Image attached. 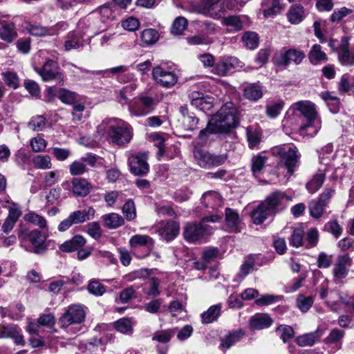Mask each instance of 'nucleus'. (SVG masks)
Listing matches in <instances>:
<instances>
[{"label": "nucleus", "mask_w": 354, "mask_h": 354, "mask_svg": "<svg viewBox=\"0 0 354 354\" xmlns=\"http://www.w3.org/2000/svg\"><path fill=\"white\" fill-rule=\"evenodd\" d=\"M283 122L284 124H295L301 133L311 137L316 136L322 128V120L315 104L307 100L292 104Z\"/></svg>", "instance_id": "f257e3e1"}, {"label": "nucleus", "mask_w": 354, "mask_h": 354, "mask_svg": "<svg viewBox=\"0 0 354 354\" xmlns=\"http://www.w3.org/2000/svg\"><path fill=\"white\" fill-rule=\"evenodd\" d=\"M237 124V109L232 102H227L212 116L207 127L200 131L198 137L205 141L210 133L227 132Z\"/></svg>", "instance_id": "f03ea898"}, {"label": "nucleus", "mask_w": 354, "mask_h": 354, "mask_svg": "<svg viewBox=\"0 0 354 354\" xmlns=\"http://www.w3.org/2000/svg\"><path fill=\"white\" fill-rule=\"evenodd\" d=\"M96 132L100 139L111 140L118 145L127 144L132 138L131 126L118 118L104 120L97 126Z\"/></svg>", "instance_id": "7ed1b4c3"}, {"label": "nucleus", "mask_w": 354, "mask_h": 354, "mask_svg": "<svg viewBox=\"0 0 354 354\" xmlns=\"http://www.w3.org/2000/svg\"><path fill=\"white\" fill-rule=\"evenodd\" d=\"M273 156L279 160V165L284 166L290 175H292L295 168L298 166L299 154L297 148L291 145H279L271 149Z\"/></svg>", "instance_id": "20e7f679"}, {"label": "nucleus", "mask_w": 354, "mask_h": 354, "mask_svg": "<svg viewBox=\"0 0 354 354\" xmlns=\"http://www.w3.org/2000/svg\"><path fill=\"white\" fill-rule=\"evenodd\" d=\"M221 219V217L218 215H212L203 218L198 225L194 223L187 225L183 232L185 239L190 242L198 241L204 236L212 233V228L207 224L208 222L215 223Z\"/></svg>", "instance_id": "39448f33"}, {"label": "nucleus", "mask_w": 354, "mask_h": 354, "mask_svg": "<svg viewBox=\"0 0 354 354\" xmlns=\"http://www.w3.org/2000/svg\"><path fill=\"white\" fill-rule=\"evenodd\" d=\"M352 264V259L348 254L339 255L332 270L333 281L339 285L343 283V280L348 274Z\"/></svg>", "instance_id": "423d86ee"}, {"label": "nucleus", "mask_w": 354, "mask_h": 354, "mask_svg": "<svg viewBox=\"0 0 354 354\" xmlns=\"http://www.w3.org/2000/svg\"><path fill=\"white\" fill-rule=\"evenodd\" d=\"M86 312L84 307L81 304H72L68 306L59 322L62 327H68L70 325L80 324L85 318Z\"/></svg>", "instance_id": "0eeeda50"}, {"label": "nucleus", "mask_w": 354, "mask_h": 354, "mask_svg": "<svg viewBox=\"0 0 354 354\" xmlns=\"http://www.w3.org/2000/svg\"><path fill=\"white\" fill-rule=\"evenodd\" d=\"M194 155L198 165L203 168L220 166L227 160L225 154L215 155L203 149L195 150Z\"/></svg>", "instance_id": "6e6552de"}, {"label": "nucleus", "mask_w": 354, "mask_h": 354, "mask_svg": "<svg viewBox=\"0 0 354 354\" xmlns=\"http://www.w3.org/2000/svg\"><path fill=\"white\" fill-rule=\"evenodd\" d=\"M152 76L157 84L165 88L174 86L178 81V77L174 72L160 66L153 68Z\"/></svg>", "instance_id": "1a4fd4ad"}, {"label": "nucleus", "mask_w": 354, "mask_h": 354, "mask_svg": "<svg viewBox=\"0 0 354 354\" xmlns=\"http://www.w3.org/2000/svg\"><path fill=\"white\" fill-rule=\"evenodd\" d=\"M62 187L66 190H71L76 196H85L89 194L92 186L85 178H73L72 180L64 181Z\"/></svg>", "instance_id": "9d476101"}, {"label": "nucleus", "mask_w": 354, "mask_h": 354, "mask_svg": "<svg viewBox=\"0 0 354 354\" xmlns=\"http://www.w3.org/2000/svg\"><path fill=\"white\" fill-rule=\"evenodd\" d=\"M37 73L44 82L52 81L55 79L63 81L64 76L57 62L48 59L41 68L36 69Z\"/></svg>", "instance_id": "9b49d317"}, {"label": "nucleus", "mask_w": 354, "mask_h": 354, "mask_svg": "<svg viewBox=\"0 0 354 354\" xmlns=\"http://www.w3.org/2000/svg\"><path fill=\"white\" fill-rule=\"evenodd\" d=\"M290 201L291 198L283 192L277 191L269 194L263 203L274 214L283 209Z\"/></svg>", "instance_id": "f8f14e48"}, {"label": "nucleus", "mask_w": 354, "mask_h": 354, "mask_svg": "<svg viewBox=\"0 0 354 354\" xmlns=\"http://www.w3.org/2000/svg\"><path fill=\"white\" fill-rule=\"evenodd\" d=\"M243 63L235 57H223L214 66V73L226 75L234 69L243 68Z\"/></svg>", "instance_id": "ddd939ff"}, {"label": "nucleus", "mask_w": 354, "mask_h": 354, "mask_svg": "<svg viewBox=\"0 0 354 354\" xmlns=\"http://www.w3.org/2000/svg\"><path fill=\"white\" fill-rule=\"evenodd\" d=\"M146 153H136L131 155L128 162L132 174L139 176L144 175L149 171V165L147 162Z\"/></svg>", "instance_id": "4468645a"}, {"label": "nucleus", "mask_w": 354, "mask_h": 354, "mask_svg": "<svg viewBox=\"0 0 354 354\" xmlns=\"http://www.w3.org/2000/svg\"><path fill=\"white\" fill-rule=\"evenodd\" d=\"M224 10L220 0H203L200 8L201 13L214 19L221 17Z\"/></svg>", "instance_id": "2eb2a0df"}, {"label": "nucleus", "mask_w": 354, "mask_h": 354, "mask_svg": "<svg viewBox=\"0 0 354 354\" xmlns=\"http://www.w3.org/2000/svg\"><path fill=\"white\" fill-rule=\"evenodd\" d=\"M348 37L342 38L338 50V59L342 64L345 66L354 65V49L350 48Z\"/></svg>", "instance_id": "dca6fc26"}, {"label": "nucleus", "mask_w": 354, "mask_h": 354, "mask_svg": "<svg viewBox=\"0 0 354 354\" xmlns=\"http://www.w3.org/2000/svg\"><path fill=\"white\" fill-rule=\"evenodd\" d=\"M22 236L24 239L31 243L35 253L38 254L46 250L45 241L46 236L45 234L37 230H34Z\"/></svg>", "instance_id": "f3484780"}, {"label": "nucleus", "mask_w": 354, "mask_h": 354, "mask_svg": "<svg viewBox=\"0 0 354 354\" xmlns=\"http://www.w3.org/2000/svg\"><path fill=\"white\" fill-rule=\"evenodd\" d=\"M249 322L252 330H259L270 327L273 320L267 313H257L250 317Z\"/></svg>", "instance_id": "a211bd4d"}, {"label": "nucleus", "mask_w": 354, "mask_h": 354, "mask_svg": "<svg viewBox=\"0 0 354 354\" xmlns=\"http://www.w3.org/2000/svg\"><path fill=\"white\" fill-rule=\"evenodd\" d=\"M305 53L296 48H290L282 54L283 59L278 64L288 66L290 63L299 65L305 58Z\"/></svg>", "instance_id": "6ab92c4d"}, {"label": "nucleus", "mask_w": 354, "mask_h": 354, "mask_svg": "<svg viewBox=\"0 0 354 354\" xmlns=\"http://www.w3.org/2000/svg\"><path fill=\"white\" fill-rule=\"evenodd\" d=\"M93 73L102 75L104 77H110L111 75L124 73V75L118 77V80L120 82H125L126 80H124V77L127 78V81L130 80L133 77V75L132 73H128V67L124 65L118 66L104 71L93 72Z\"/></svg>", "instance_id": "aec40b11"}, {"label": "nucleus", "mask_w": 354, "mask_h": 354, "mask_svg": "<svg viewBox=\"0 0 354 354\" xmlns=\"http://www.w3.org/2000/svg\"><path fill=\"white\" fill-rule=\"evenodd\" d=\"M86 240L82 235H75L71 239L63 243L59 246V250L64 252H72L77 251L84 246Z\"/></svg>", "instance_id": "412c9836"}, {"label": "nucleus", "mask_w": 354, "mask_h": 354, "mask_svg": "<svg viewBox=\"0 0 354 354\" xmlns=\"http://www.w3.org/2000/svg\"><path fill=\"white\" fill-rule=\"evenodd\" d=\"M254 223L260 225L263 223L269 216L274 214L266 206V203L262 202L250 214Z\"/></svg>", "instance_id": "4be33fe9"}, {"label": "nucleus", "mask_w": 354, "mask_h": 354, "mask_svg": "<svg viewBox=\"0 0 354 354\" xmlns=\"http://www.w3.org/2000/svg\"><path fill=\"white\" fill-rule=\"evenodd\" d=\"M66 26L67 25L64 22L59 23L55 27L50 28L39 26H31L29 32L35 36L53 35L58 34L59 29L66 30Z\"/></svg>", "instance_id": "5701e85b"}, {"label": "nucleus", "mask_w": 354, "mask_h": 354, "mask_svg": "<svg viewBox=\"0 0 354 354\" xmlns=\"http://www.w3.org/2000/svg\"><path fill=\"white\" fill-rule=\"evenodd\" d=\"M8 337L13 339L17 344H24V337L15 326H0V338Z\"/></svg>", "instance_id": "b1692460"}, {"label": "nucleus", "mask_w": 354, "mask_h": 354, "mask_svg": "<svg viewBox=\"0 0 354 354\" xmlns=\"http://www.w3.org/2000/svg\"><path fill=\"white\" fill-rule=\"evenodd\" d=\"M351 301V297L347 293L339 292L337 290H332L329 293L327 304L331 307H335L340 304L348 305Z\"/></svg>", "instance_id": "393cba45"}, {"label": "nucleus", "mask_w": 354, "mask_h": 354, "mask_svg": "<svg viewBox=\"0 0 354 354\" xmlns=\"http://www.w3.org/2000/svg\"><path fill=\"white\" fill-rule=\"evenodd\" d=\"M192 104L198 107L202 111H209L213 107V103L209 97H204L198 92L191 94Z\"/></svg>", "instance_id": "a878e982"}, {"label": "nucleus", "mask_w": 354, "mask_h": 354, "mask_svg": "<svg viewBox=\"0 0 354 354\" xmlns=\"http://www.w3.org/2000/svg\"><path fill=\"white\" fill-rule=\"evenodd\" d=\"M201 203L205 207L215 209L222 205L223 201L220 194L216 192L209 191L205 193L201 198Z\"/></svg>", "instance_id": "bb28decb"}, {"label": "nucleus", "mask_w": 354, "mask_h": 354, "mask_svg": "<svg viewBox=\"0 0 354 354\" xmlns=\"http://www.w3.org/2000/svg\"><path fill=\"white\" fill-rule=\"evenodd\" d=\"M179 232V225L174 221H169L159 230V234L166 241L174 239Z\"/></svg>", "instance_id": "cd10ccee"}, {"label": "nucleus", "mask_w": 354, "mask_h": 354, "mask_svg": "<svg viewBox=\"0 0 354 354\" xmlns=\"http://www.w3.org/2000/svg\"><path fill=\"white\" fill-rule=\"evenodd\" d=\"M225 222L232 232H237L239 229L241 220L239 214L230 208L225 209Z\"/></svg>", "instance_id": "c85d7f7f"}, {"label": "nucleus", "mask_w": 354, "mask_h": 354, "mask_svg": "<svg viewBox=\"0 0 354 354\" xmlns=\"http://www.w3.org/2000/svg\"><path fill=\"white\" fill-rule=\"evenodd\" d=\"M288 21L292 24H299L305 17V11L301 5L292 6L287 15Z\"/></svg>", "instance_id": "c756f323"}, {"label": "nucleus", "mask_w": 354, "mask_h": 354, "mask_svg": "<svg viewBox=\"0 0 354 354\" xmlns=\"http://www.w3.org/2000/svg\"><path fill=\"white\" fill-rule=\"evenodd\" d=\"M83 45V39L80 33L71 32L68 34L64 43L65 50L68 51L77 49Z\"/></svg>", "instance_id": "7c9ffc66"}, {"label": "nucleus", "mask_w": 354, "mask_h": 354, "mask_svg": "<svg viewBox=\"0 0 354 354\" xmlns=\"http://www.w3.org/2000/svg\"><path fill=\"white\" fill-rule=\"evenodd\" d=\"M104 225L109 229H115L124 224L123 218L116 213H111L103 216Z\"/></svg>", "instance_id": "2f4dec72"}, {"label": "nucleus", "mask_w": 354, "mask_h": 354, "mask_svg": "<svg viewBox=\"0 0 354 354\" xmlns=\"http://www.w3.org/2000/svg\"><path fill=\"white\" fill-rule=\"evenodd\" d=\"M134 322L132 318L123 317L114 324L115 328L123 334H132Z\"/></svg>", "instance_id": "473e14b6"}, {"label": "nucleus", "mask_w": 354, "mask_h": 354, "mask_svg": "<svg viewBox=\"0 0 354 354\" xmlns=\"http://www.w3.org/2000/svg\"><path fill=\"white\" fill-rule=\"evenodd\" d=\"M0 37L1 39L11 42L16 37V32L13 24L3 22L0 24Z\"/></svg>", "instance_id": "72a5a7b5"}, {"label": "nucleus", "mask_w": 354, "mask_h": 354, "mask_svg": "<svg viewBox=\"0 0 354 354\" xmlns=\"http://www.w3.org/2000/svg\"><path fill=\"white\" fill-rule=\"evenodd\" d=\"M244 96L250 100L257 101L263 97L261 86L257 84L247 86L244 89Z\"/></svg>", "instance_id": "f704fd0d"}, {"label": "nucleus", "mask_w": 354, "mask_h": 354, "mask_svg": "<svg viewBox=\"0 0 354 354\" xmlns=\"http://www.w3.org/2000/svg\"><path fill=\"white\" fill-rule=\"evenodd\" d=\"M242 330L235 331L221 339V347L223 350L229 349L232 345L240 340L243 335Z\"/></svg>", "instance_id": "c9c22d12"}, {"label": "nucleus", "mask_w": 354, "mask_h": 354, "mask_svg": "<svg viewBox=\"0 0 354 354\" xmlns=\"http://www.w3.org/2000/svg\"><path fill=\"white\" fill-rule=\"evenodd\" d=\"M129 245L132 248H136L139 246H152L153 240L147 235L136 234L129 240Z\"/></svg>", "instance_id": "e433bc0d"}, {"label": "nucleus", "mask_w": 354, "mask_h": 354, "mask_svg": "<svg viewBox=\"0 0 354 354\" xmlns=\"http://www.w3.org/2000/svg\"><path fill=\"white\" fill-rule=\"evenodd\" d=\"M308 57L313 64H317L327 59L326 53L322 50V47L319 44H315L312 46Z\"/></svg>", "instance_id": "4c0bfd02"}, {"label": "nucleus", "mask_w": 354, "mask_h": 354, "mask_svg": "<svg viewBox=\"0 0 354 354\" xmlns=\"http://www.w3.org/2000/svg\"><path fill=\"white\" fill-rule=\"evenodd\" d=\"M325 178V174L322 171H319L316 174L313 178L306 184L307 190L313 194L316 192L322 186Z\"/></svg>", "instance_id": "58836bf2"}, {"label": "nucleus", "mask_w": 354, "mask_h": 354, "mask_svg": "<svg viewBox=\"0 0 354 354\" xmlns=\"http://www.w3.org/2000/svg\"><path fill=\"white\" fill-rule=\"evenodd\" d=\"M221 306L214 305L211 306L206 312L202 314L203 323L209 324L217 319L221 314Z\"/></svg>", "instance_id": "ea45409f"}, {"label": "nucleus", "mask_w": 354, "mask_h": 354, "mask_svg": "<svg viewBox=\"0 0 354 354\" xmlns=\"http://www.w3.org/2000/svg\"><path fill=\"white\" fill-rule=\"evenodd\" d=\"M261 137L262 132L259 129H253L252 127L247 129V138L250 148L257 147L260 143Z\"/></svg>", "instance_id": "a19ab883"}, {"label": "nucleus", "mask_w": 354, "mask_h": 354, "mask_svg": "<svg viewBox=\"0 0 354 354\" xmlns=\"http://www.w3.org/2000/svg\"><path fill=\"white\" fill-rule=\"evenodd\" d=\"M99 14L102 21L113 19L116 17V7L113 3H106L99 8Z\"/></svg>", "instance_id": "79ce46f5"}, {"label": "nucleus", "mask_w": 354, "mask_h": 354, "mask_svg": "<svg viewBox=\"0 0 354 354\" xmlns=\"http://www.w3.org/2000/svg\"><path fill=\"white\" fill-rule=\"evenodd\" d=\"M221 23L229 31H238L243 28V23L239 17L229 16L222 19Z\"/></svg>", "instance_id": "37998d69"}, {"label": "nucleus", "mask_w": 354, "mask_h": 354, "mask_svg": "<svg viewBox=\"0 0 354 354\" xmlns=\"http://www.w3.org/2000/svg\"><path fill=\"white\" fill-rule=\"evenodd\" d=\"M151 275V270L141 268L134 270L123 276L124 283L131 282L138 279H145Z\"/></svg>", "instance_id": "c03bdc74"}, {"label": "nucleus", "mask_w": 354, "mask_h": 354, "mask_svg": "<svg viewBox=\"0 0 354 354\" xmlns=\"http://www.w3.org/2000/svg\"><path fill=\"white\" fill-rule=\"evenodd\" d=\"M259 37L255 32L248 31L242 36V41L246 48L255 49L259 46Z\"/></svg>", "instance_id": "a18cd8bd"}, {"label": "nucleus", "mask_w": 354, "mask_h": 354, "mask_svg": "<svg viewBox=\"0 0 354 354\" xmlns=\"http://www.w3.org/2000/svg\"><path fill=\"white\" fill-rule=\"evenodd\" d=\"M284 103L283 101H277L267 104L266 106L267 116L271 119L277 118L281 112Z\"/></svg>", "instance_id": "49530a36"}, {"label": "nucleus", "mask_w": 354, "mask_h": 354, "mask_svg": "<svg viewBox=\"0 0 354 354\" xmlns=\"http://www.w3.org/2000/svg\"><path fill=\"white\" fill-rule=\"evenodd\" d=\"M140 38L145 44L152 45L158 40L159 34L155 29L148 28L142 32Z\"/></svg>", "instance_id": "de8ad7c7"}, {"label": "nucleus", "mask_w": 354, "mask_h": 354, "mask_svg": "<svg viewBox=\"0 0 354 354\" xmlns=\"http://www.w3.org/2000/svg\"><path fill=\"white\" fill-rule=\"evenodd\" d=\"M77 97V95L75 93L65 88H60L57 91V97L66 104H74L76 103Z\"/></svg>", "instance_id": "09e8293b"}, {"label": "nucleus", "mask_w": 354, "mask_h": 354, "mask_svg": "<svg viewBox=\"0 0 354 354\" xmlns=\"http://www.w3.org/2000/svg\"><path fill=\"white\" fill-rule=\"evenodd\" d=\"M129 110L131 115L136 117L144 116L149 113L145 106L142 104L140 98L129 105Z\"/></svg>", "instance_id": "8fccbe9b"}, {"label": "nucleus", "mask_w": 354, "mask_h": 354, "mask_svg": "<svg viewBox=\"0 0 354 354\" xmlns=\"http://www.w3.org/2000/svg\"><path fill=\"white\" fill-rule=\"evenodd\" d=\"M326 206V203L322 202L319 199L317 201H311L309 204L310 215L316 218L321 217L324 213Z\"/></svg>", "instance_id": "3c124183"}, {"label": "nucleus", "mask_w": 354, "mask_h": 354, "mask_svg": "<svg viewBox=\"0 0 354 354\" xmlns=\"http://www.w3.org/2000/svg\"><path fill=\"white\" fill-rule=\"evenodd\" d=\"M263 6L265 7L263 12L266 17L274 16L280 13L281 10V6L279 0H272L270 6H268L266 1H263Z\"/></svg>", "instance_id": "603ef678"}, {"label": "nucleus", "mask_w": 354, "mask_h": 354, "mask_svg": "<svg viewBox=\"0 0 354 354\" xmlns=\"http://www.w3.org/2000/svg\"><path fill=\"white\" fill-rule=\"evenodd\" d=\"M317 333L305 334L296 338L297 343L300 346H311L319 339Z\"/></svg>", "instance_id": "864d4df0"}, {"label": "nucleus", "mask_w": 354, "mask_h": 354, "mask_svg": "<svg viewBox=\"0 0 354 354\" xmlns=\"http://www.w3.org/2000/svg\"><path fill=\"white\" fill-rule=\"evenodd\" d=\"M34 166L40 169H48L52 167L51 159L49 156H36L32 159Z\"/></svg>", "instance_id": "5fc2aeb1"}, {"label": "nucleus", "mask_w": 354, "mask_h": 354, "mask_svg": "<svg viewBox=\"0 0 354 354\" xmlns=\"http://www.w3.org/2000/svg\"><path fill=\"white\" fill-rule=\"evenodd\" d=\"M24 219L26 221L32 223L35 225H37L41 228L47 227L46 220L43 216L35 212H29L28 214H26L24 216Z\"/></svg>", "instance_id": "6e6d98bb"}, {"label": "nucleus", "mask_w": 354, "mask_h": 354, "mask_svg": "<svg viewBox=\"0 0 354 354\" xmlns=\"http://www.w3.org/2000/svg\"><path fill=\"white\" fill-rule=\"evenodd\" d=\"M187 19L185 17H178L173 22V24L171 28V32L173 35H181L187 28Z\"/></svg>", "instance_id": "4d7b16f0"}, {"label": "nucleus", "mask_w": 354, "mask_h": 354, "mask_svg": "<svg viewBox=\"0 0 354 354\" xmlns=\"http://www.w3.org/2000/svg\"><path fill=\"white\" fill-rule=\"evenodd\" d=\"M267 161V158L261 155L254 156L252 160V171L257 176L263 169Z\"/></svg>", "instance_id": "13d9d810"}, {"label": "nucleus", "mask_w": 354, "mask_h": 354, "mask_svg": "<svg viewBox=\"0 0 354 354\" xmlns=\"http://www.w3.org/2000/svg\"><path fill=\"white\" fill-rule=\"evenodd\" d=\"M3 207L7 208L9 212L7 218L15 222H17L21 215V212L19 207V205L17 203L7 201L6 205H3Z\"/></svg>", "instance_id": "bf43d9fd"}, {"label": "nucleus", "mask_w": 354, "mask_h": 354, "mask_svg": "<svg viewBox=\"0 0 354 354\" xmlns=\"http://www.w3.org/2000/svg\"><path fill=\"white\" fill-rule=\"evenodd\" d=\"M136 89V86L133 84L127 85L123 87L118 93V101L122 105L128 104L129 95Z\"/></svg>", "instance_id": "052dcab7"}, {"label": "nucleus", "mask_w": 354, "mask_h": 354, "mask_svg": "<svg viewBox=\"0 0 354 354\" xmlns=\"http://www.w3.org/2000/svg\"><path fill=\"white\" fill-rule=\"evenodd\" d=\"M135 297L136 290L133 286H129L120 292L119 298L116 299L115 301L117 302L119 301L121 304H126Z\"/></svg>", "instance_id": "680f3d73"}, {"label": "nucleus", "mask_w": 354, "mask_h": 354, "mask_svg": "<svg viewBox=\"0 0 354 354\" xmlns=\"http://www.w3.org/2000/svg\"><path fill=\"white\" fill-rule=\"evenodd\" d=\"M87 289L91 294L95 296H102L106 291L104 286L97 280L91 281Z\"/></svg>", "instance_id": "e2e57ef3"}, {"label": "nucleus", "mask_w": 354, "mask_h": 354, "mask_svg": "<svg viewBox=\"0 0 354 354\" xmlns=\"http://www.w3.org/2000/svg\"><path fill=\"white\" fill-rule=\"evenodd\" d=\"M281 297L274 295H263L256 299L255 303L259 306H268L278 302Z\"/></svg>", "instance_id": "0e129e2a"}, {"label": "nucleus", "mask_w": 354, "mask_h": 354, "mask_svg": "<svg viewBox=\"0 0 354 354\" xmlns=\"http://www.w3.org/2000/svg\"><path fill=\"white\" fill-rule=\"evenodd\" d=\"M298 308L304 313L307 312L313 304V299L312 297H305L299 295L297 299Z\"/></svg>", "instance_id": "69168bd1"}, {"label": "nucleus", "mask_w": 354, "mask_h": 354, "mask_svg": "<svg viewBox=\"0 0 354 354\" xmlns=\"http://www.w3.org/2000/svg\"><path fill=\"white\" fill-rule=\"evenodd\" d=\"M304 231L302 228L295 229L290 239V245L295 248L300 247L303 243Z\"/></svg>", "instance_id": "338daca9"}, {"label": "nucleus", "mask_w": 354, "mask_h": 354, "mask_svg": "<svg viewBox=\"0 0 354 354\" xmlns=\"http://www.w3.org/2000/svg\"><path fill=\"white\" fill-rule=\"evenodd\" d=\"M122 212L128 221L133 220L136 218V212L135 204L131 200L124 203L122 207Z\"/></svg>", "instance_id": "774afa93"}]
</instances>
